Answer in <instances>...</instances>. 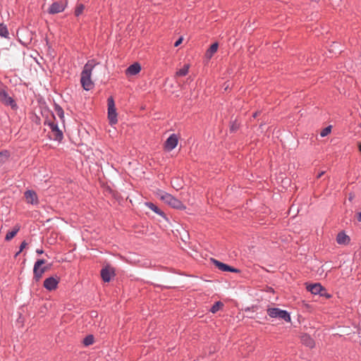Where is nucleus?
I'll list each match as a JSON object with an SVG mask.
<instances>
[{"mask_svg": "<svg viewBox=\"0 0 361 361\" xmlns=\"http://www.w3.org/2000/svg\"><path fill=\"white\" fill-rule=\"evenodd\" d=\"M219 44L217 42L212 44L210 47L207 49L205 56L207 59H210L213 55L217 51Z\"/></svg>", "mask_w": 361, "mask_h": 361, "instance_id": "16", "label": "nucleus"}, {"mask_svg": "<svg viewBox=\"0 0 361 361\" xmlns=\"http://www.w3.org/2000/svg\"><path fill=\"white\" fill-rule=\"evenodd\" d=\"M8 157V154L6 152H5L4 153L0 152V162L4 161L3 157H4L5 159H7Z\"/></svg>", "mask_w": 361, "mask_h": 361, "instance_id": "28", "label": "nucleus"}, {"mask_svg": "<svg viewBox=\"0 0 361 361\" xmlns=\"http://www.w3.org/2000/svg\"><path fill=\"white\" fill-rule=\"evenodd\" d=\"M27 245V243L25 241H23L20 246V250L18 252H17L16 255H18L20 252H22L23 250V249L26 247Z\"/></svg>", "mask_w": 361, "mask_h": 361, "instance_id": "29", "label": "nucleus"}, {"mask_svg": "<svg viewBox=\"0 0 361 361\" xmlns=\"http://www.w3.org/2000/svg\"><path fill=\"white\" fill-rule=\"evenodd\" d=\"M145 205L149 209H150L151 210L154 212L156 214H157L160 216H164V212L161 209H159L154 204H153L152 202H146Z\"/></svg>", "mask_w": 361, "mask_h": 361, "instance_id": "20", "label": "nucleus"}, {"mask_svg": "<svg viewBox=\"0 0 361 361\" xmlns=\"http://www.w3.org/2000/svg\"><path fill=\"white\" fill-rule=\"evenodd\" d=\"M94 343V337L92 335H89L86 336L83 341V343L85 345H90Z\"/></svg>", "mask_w": 361, "mask_h": 361, "instance_id": "24", "label": "nucleus"}, {"mask_svg": "<svg viewBox=\"0 0 361 361\" xmlns=\"http://www.w3.org/2000/svg\"><path fill=\"white\" fill-rule=\"evenodd\" d=\"M45 264V260L38 259L34 265L33 274L34 279L38 281L42 277L43 274L49 269L50 266H43Z\"/></svg>", "mask_w": 361, "mask_h": 361, "instance_id": "3", "label": "nucleus"}, {"mask_svg": "<svg viewBox=\"0 0 361 361\" xmlns=\"http://www.w3.org/2000/svg\"><path fill=\"white\" fill-rule=\"evenodd\" d=\"M84 8H85V6L82 4L78 5L75 8V16H80L83 12Z\"/></svg>", "mask_w": 361, "mask_h": 361, "instance_id": "25", "label": "nucleus"}, {"mask_svg": "<svg viewBox=\"0 0 361 361\" xmlns=\"http://www.w3.org/2000/svg\"><path fill=\"white\" fill-rule=\"evenodd\" d=\"M237 128V127L234 126L233 125L231 126V130H235Z\"/></svg>", "mask_w": 361, "mask_h": 361, "instance_id": "33", "label": "nucleus"}, {"mask_svg": "<svg viewBox=\"0 0 361 361\" xmlns=\"http://www.w3.org/2000/svg\"><path fill=\"white\" fill-rule=\"evenodd\" d=\"M0 101L6 105H10L12 108L16 106L13 99L4 90H0Z\"/></svg>", "mask_w": 361, "mask_h": 361, "instance_id": "12", "label": "nucleus"}, {"mask_svg": "<svg viewBox=\"0 0 361 361\" xmlns=\"http://www.w3.org/2000/svg\"><path fill=\"white\" fill-rule=\"evenodd\" d=\"M159 198L164 202L166 204L170 205L173 208L184 209L185 207L184 204L178 199L173 197L171 195L164 192H160L158 194Z\"/></svg>", "mask_w": 361, "mask_h": 361, "instance_id": "2", "label": "nucleus"}, {"mask_svg": "<svg viewBox=\"0 0 361 361\" xmlns=\"http://www.w3.org/2000/svg\"><path fill=\"white\" fill-rule=\"evenodd\" d=\"M140 71V64L139 63H134L126 69V74L127 75H135L139 73Z\"/></svg>", "mask_w": 361, "mask_h": 361, "instance_id": "15", "label": "nucleus"}, {"mask_svg": "<svg viewBox=\"0 0 361 361\" xmlns=\"http://www.w3.org/2000/svg\"><path fill=\"white\" fill-rule=\"evenodd\" d=\"M37 252L38 254H42V253H43V251H42V250H37Z\"/></svg>", "mask_w": 361, "mask_h": 361, "instance_id": "34", "label": "nucleus"}, {"mask_svg": "<svg viewBox=\"0 0 361 361\" xmlns=\"http://www.w3.org/2000/svg\"><path fill=\"white\" fill-rule=\"evenodd\" d=\"M114 275V269L109 267H106L101 271V276L104 281H110L111 277Z\"/></svg>", "mask_w": 361, "mask_h": 361, "instance_id": "14", "label": "nucleus"}, {"mask_svg": "<svg viewBox=\"0 0 361 361\" xmlns=\"http://www.w3.org/2000/svg\"><path fill=\"white\" fill-rule=\"evenodd\" d=\"M336 241L340 245H347L350 242V238L341 232L337 235Z\"/></svg>", "mask_w": 361, "mask_h": 361, "instance_id": "17", "label": "nucleus"}, {"mask_svg": "<svg viewBox=\"0 0 361 361\" xmlns=\"http://www.w3.org/2000/svg\"><path fill=\"white\" fill-rule=\"evenodd\" d=\"M0 36L2 37H8V31L6 26L4 24H0Z\"/></svg>", "mask_w": 361, "mask_h": 361, "instance_id": "22", "label": "nucleus"}, {"mask_svg": "<svg viewBox=\"0 0 361 361\" xmlns=\"http://www.w3.org/2000/svg\"><path fill=\"white\" fill-rule=\"evenodd\" d=\"M223 303L221 302H215V304L212 307L210 311L212 312V313H216V312H218L222 307H223Z\"/></svg>", "mask_w": 361, "mask_h": 361, "instance_id": "23", "label": "nucleus"}, {"mask_svg": "<svg viewBox=\"0 0 361 361\" xmlns=\"http://www.w3.org/2000/svg\"><path fill=\"white\" fill-rule=\"evenodd\" d=\"M98 64L94 60H89L84 66L83 70L81 72L80 83L82 87L85 90H90L94 87V82L91 79L92 71L93 68Z\"/></svg>", "mask_w": 361, "mask_h": 361, "instance_id": "1", "label": "nucleus"}, {"mask_svg": "<svg viewBox=\"0 0 361 361\" xmlns=\"http://www.w3.org/2000/svg\"><path fill=\"white\" fill-rule=\"evenodd\" d=\"M18 231L19 227H16L13 231L8 232L5 238L6 240L8 241L13 238L18 232Z\"/></svg>", "mask_w": 361, "mask_h": 361, "instance_id": "21", "label": "nucleus"}, {"mask_svg": "<svg viewBox=\"0 0 361 361\" xmlns=\"http://www.w3.org/2000/svg\"><path fill=\"white\" fill-rule=\"evenodd\" d=\"M66 7V4L63 1L54 2L49 8L48 12L51 14H55L62 12Z\"/></svg>", "mask_w": 361, "mask_h": 361, "instance_id": "11", "label": "nucleus"}, {"mask_svg": "<svg viewBox=\"0 0 361 361\" xmlns=\"http://www.w3.org/2000/svg\"><path fill=\"white\" fill-rule=\"evenodd\" d=\"M108 118L111 125L117 123V114L114 99L111 97L108 99Z\"/></svg>", "mask_w": 361, "mask_h": 361, "instance_id": "5", "label": "nucleus"}, {"mask_svg": "<svg viewBox=\"0 0 361 361\" xmlns=\"http://www.w3.org/2000/svg\"><path fill=\"white\" fill-rule=\"evenodd\" d=\"M324 174V171H322L321 173H319L317 175V178H321Z\"/></svg>", "mask_w": 361, "mask_h": 361, "instance_id": "31", "label": "nucleus"}, {"mask_svg": "<svg viewBox=\"0 0 361 361\" xmlns=\"http://www.w3.org/2000/svg\"><path fill=\"white\" fill-rule=\"evenodd\" d=\"M267 314L269 317L272 318H279L283 319L286 322H290V317L288 312L286 310H282L279 308H269L267 310Z\"/></svg>", "mask_w": 361, "mask_h": 361, "instance_id": "4", "label": "nucleus"}, {"mask_svg": "<svg viewBox=\"0 0 361 361\" xmlns=\"http://www.w3.org/2000/svg\"><path fill=\"white\" fill-rule=\"evenodd\" d=\"M190 68L189 64H185L183 68L178 70L175 74V77H183L188 74Z\"/></svg>", "mask_w": 361, "mask_h": 361, "instance_id": "19", "label": "nucleus"}, {"mask_svg": "<svg viewBox=\"0 0 361 361\" xmlns=\"http://www.w3.org/2000/svg\"><path fill=\"white\" fill-rule=\"evenodd\" d=\"M51 131V136L54 140L61 141L63 139V133L59 130L58 125L54 121H49L47 123Z\"/></svg>", "mask_w": 361, "mask_h": 361, "instance_id": "7", "label": "nucleus"}, {"mask_svg": "<svg viewBox=\"0 0 361 361\" xmlns=\"http://www.w3.org/2000/svg\"><path fill=\"white\" fill-rule=\"evenodd\" d=\"M211 262L216 268H218L219 270H221L222 271H231V272H235V273L239 272L238 269H235L232 267H230V266H228L223 262H221L215 259L212 258Z\"/></svg>", "mask_w": 361, "mask_h": 361, "instance_id": "9", "label": "nucleus"}, {"mask_svg": "<svg viewBox=\"0 0 361 361\" xmlns=\"http://www.w3.org/2000/svg\"><path fill=\"white\" fill-rule=\"evenodd\" d=\"M56 114L57 116L61 118V119H63V110L59 107V106H57L56 108Z\"/></svg>", "mask_w": 361, "mask_h": 361, "instance_id": "27", "label": "nucleus"}, {"mask_svg": "<svg viewBox=\"0 0 361 361\" xmlns=\"http://www.w3.org/2000/svg\"><path fill=\"white\" fill-rule=\"evenodd\" d=\"M25 201L32 204H38V198L36 192L33 190H27L24 194Z\"/></svg>", "mask_w": 361, "mask_h": 361, "instance_id": "13", "label": "nucleus"}, {"mask_svg": "<svg viewBox=\"0 0 361 361\" xmlns=\"http://www.w3.org/2000/svg\"><path fill=\"white\" fill-rule=\"evenodd\" d=\"M58 283L59 279L57 277L51 276L44 280V287L49 290H53L56 288Z\"/></svg>", "mask_w": 361, "mask_h": 361, "instance_id": "10", "label": "nucleus"}, {"mask_svg": "<svg viewBox=\"0 0 361 361\" xmlns=\"http://www.w3.org/2000/svg\"><path fill=\"white\" fill-rule=\"evenodd\" d=\"M357 220L361 222V212L357 214Z\"/></svg>", "mask_w": 361, "mask_h": 361, "instance_id": "32", "label": "nucleus"}, {"mask_svg": "<svg viewBox=\"0 0 361 361\" xmlns=\"http://www.w3.org/2000/svg\"><path fill=\"white\" fill-rule=\"evenodd\" d=\"M178 142V137L176 134L171 135L164 143V149L166 151H171L177 146Z\"/></svg>", "mask_w": 361, "mask_h": 361, "instance_id": "8", "label": "nucleus"}, {"mask_svg": "<svg viewBox=\"0 0 361 361\" xmlns=\"http://www.w3.org/2000/svg\"><path fill=\"white\" fill-rule=\"evenodd\" d=\"M307 290L310 291L312 294H319L321 296H324L326 298H331V295L326 293L324 288L319 283L310 284L307 286Z\"/></svg>", "mask_w": 361, "mask_h": 361, "instance_id": "6", "label": "nucleus"}, {"mask_svg": "<svg viewBox=\"0 0 361 361\" xmlns=\"http://www.w3.org/2000/svg\"><path fill=\"white\" fill-rule=\"evenodd\" d=\"M183 42V37H180L174 44L175 47L179 46Z\"/></svg>", "mask_w": 361, "mask_h": 361, "instance_id": "30", "label": "nucleus"}, {"mask_svg": "<svg viewBox=\"0 0 361 361\" xmlns=\"http://www.w3.org/2000/svg\"><path fill=\"white\" fill-rule=\"evenodd\" d=\"M301 341L304 345L309 348H313L314 346V340L308 335H303L301 337Z\"/></svg>", "mask_w": 361, "mask_h": 361, "instance_id": "18", "label": "nucleus"}, {"mask_svg": "<svg viewBox=\"0 0 361 361\" xmlns=\"http://www.w3.org/2000/svg\"><path fill=\"white\" fill-rule=\"evenodd\" d=\"M257 113H255V114H254V115H253V116H254V117H256V116H257Z\"/></svg>", "mask_w": 361, "mask_h": 361, "instance_id": "35", "label": "nucleus"}, {"mask_svg": "<svg viewBox=\"0 0 361 361\" xmlns=\"http://www.w3.org/2000/svg\"><path fill=\"white\" fill-rule=\"evenodd\" d=\"M331 131V126H327L326 128H324L322 132L320 133V135L322 137H325L328 135Z\"/></svg>", "mask_w": 361, "mask_h": 361, "instance_id": "26", "label": "nucleus"}]
</instances>
